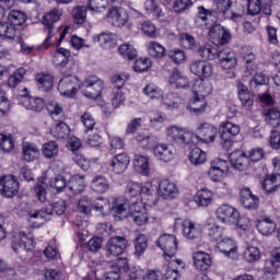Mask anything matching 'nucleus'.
<instances>
[{
  "mask_svg": "<svg viewBox=\"0 0 280 280\" xmlns=\"http://www.w3.org/2000/svg\"><path fill=\"white\" fill-rule=\"evenodd\" d=\"M126 195L129 196V198H137V196H141L144 202L149 200V205H155L156 186L152 185V183L141 185L139 183L129 182L127 185Z\"/></svg>",
  "mask_w": 280,
  "mask_h": 280,
  "instance_id": "2",
  "label": "nucleus"
},
{
  "mask_svg": "<svg viewBox=\"0 0 280 280\" xmlns=\"http://www.w3.org/2000/svg\"><path fill=\"white\" fill-rule=\"evenodd\" d=\"M21 32L14 27L13 24L8 22L0 23V36L2 38H9V40H16V38L21 37Z\"/></svg>",
  "mask_w": 280,
  "mask_h": 280,
  "instance_id": "38",
  "label": "nucleus"
},
{
  "mask_svg": "<svg viewBox=\"0 0 280 280\" xmlns=\"http://www.w3.org/2000/svg\"><path fill=\"white\" fill-rule=\"evenodd\" d=\"M145 205L149 207L153 203H150V200L147 201H135L130 207V215L135 224L137 226H145L148 223V210L145 209Z\"/></svg>",
  "mask_w": 280,
  "mask_h": 280,
  "instance_id": "8",
  "label": "nucleus"
},
{
  "mask_svg": "<svg viewBox=\"0 0 280 280\" xmlns=\"http://www.w3.org/2000/svg\"><path fill=\"white\" fill-rule=\"evenodd\" d=\"M136 141L140 148H143V150H154V147L159 143V138L152 135L138 133L136 136Z\"/></svg>",
  "mask_w": 280,
  "mask_h": 280,
  "instance_id": "37",
  "label": "nucleus"
},
{
  "mask_svg": "<svg viewBox=\"0 0 280 280\" xmlns=\"http://www.w3.org/2000/svg\"><path fill=\"white\" fill-rule=\"evenodd\" d=\"M194 200L198 207H209L213 200V192L208 189L198 190Z\"/></svg>",
  "mask_w": 280,
  "mask_h": 280,
  "instance_id": "45",
  "label": "nucleus"
},
{
  "mask_svg": "<svg viewBox=\"0 0 280 280\" xmlns=\"http://www.w3.org/2000/svg\"><path fill=\"white\" fill-rule=\"evenodd\" d=\"M220 253L229 257L230 259H237V243L233 241V238L225 237L220 240L217 245Z\"/></svg>",
  "mask_w": 280,
  "mask_h": 280,
  "instance_id": "25",
  "label": "nucleus"
},
{
  "mask_svg": "<svg viewBox=\"0 0 280 280\" xmlns=\"http://www.w3.org/2000/svg\"><path fill=\"white\" fill-rule=\"evenodd\" d=\"M219 52L220 50L218 49V47L215 45H210V44H206L199 47L198 49V54L200 58H202L205 61L215 60V58H218Z\"/></svg>",
  "mask_w": 280,
  "mask_h": 280,
  "instance_id": "42",
  "label": "nucleus"
},
{
  "mask_svg": "<svg viewBox=\"0 0 280 280\" xmlns=\"http://www.w3.org/2000/svg\"><path fill=\"white\" fill-rule=\"evenodd\" d=\"M206 30H209V36L214 45H228L229 40H231V33L220 24H211Z\"/></svg>",
  "mask_w": 280,
  "mask_h": 280,
  "instance_id": "15",
  "label": "nucleus"
},
{
  "mask_svg": "<svg viewBox=\"0 0 280 280\" xmlns=\"http://www.w3.org/2000/svg\"><path fill=\"white\" fill-rule=\"evenodd\" d=\"M52 58L55 67H60V69H65V67H67V65H69V61L71 60V51H69V49L67 48H57Z\"/></svg>",
  "mask_w": 280,
  "mask_h": 280,
  "instance_id": "33",
  "label": "nucleus"
},
{
  "mask_svg": "<svg viewBox=\"0 0 280 280\" xmlns=\"http://www.w3.org/2000/svg\"><path fill=\"white\" fill-rule=\"evenodd\" d=\"M0 194L4 198H14L19 194V180L12 175L0 178Z\"/></svg>",
  "mask_w": 280,
  "mask_h": 280,
  "instance_id": "13",
  "label": "nucleus"
},
{
  "mask_svg": "<svg viewBox=\"0 0 280 280\" xmlns=\"http://www.w3.org/2000/svg\"><path fill=\"white\" fill-rule=\"evenodd\" d=\"M93 42L98 43L103 49H110L113 43H115V35L113 33H101L93 37Z\"/></svg>",
  "mask_w": 280,
  "mask_h": 280,
  "instance_id": "47",
  "label": "nucleus"
},
{
  "mask_svg": "<svg viewBox=\"0 0 280 280\" xmlns=\"http://www.w3.org/2000/svg\"><path fill=\"white\" fill-rule=\"evenodd\" d=\"M153 154L158 161L170 163L176 158V149L170 144L159 143L153 147Z\"/></svg>",
  "mask_w": 280,
  "mask_h": 280,
  "instance_id": "18",
  "label": "nucleus"
},
{
  "mask_svg": "<svg viewBox=\"0 0 280 280\" xmlns=\"http://www.w3.org/2000/svg\"><path fill=\"white\" fill-rule=\"evenodd\" d=\"M215 215L223 224H237V222H240V211L233 206L221 205L217 209Z\"/></svg>",
  "mask_w": 280,
  "mask_h": 280,
  "instance_id": "11",
  "label": "nucleus"
},
{
  "mask_svg": "<svg viewBox=\"0 0 280 280\" xmlns=\"http://www.w3.org/2000/svg\"><path fill=\"white\" fill-rule=\"evenodd\" d=\"M166 137L170 141H173L175 145H179V148H185V145H189L194 139V133L187 131V129L178 126H171L166 129Z\"/></svg>",
  "mask_w": 280,
  "mask_h": 280,
  "instance_id": "4",
  "label": "nucleus"
},
{
  "mask_svg": "<svg viewBox=\"0 0 280 280\" xmlns=\"http://www.w3.org/2000/svg\"><path fill=\"white\" fill-rule=\"evenodd\" d=\"M114 266L116 270L106 272L103 280H121L119 272H128L129 267L126 258H118Z\"/></svg>",
  "mask_w": 280,
  "mask_h": 280,
  "instance_id": "31",
  "label": "nucleus"
},
{
  "mask_svg": "<svg viewBox=\"0 0 280 280\" xmlns=\"http://www.w3.org/2000/svg\"><path fill=\"white\" fill-rule=\"evenodd\" d=\"M143 93L151 100H163V90L154 85V83H149L145 85Z\"/></svg>",
  "mask_w": 280,
  "mask_h": 280,
  "instance_id": "56",
  "label": "nucleus"
},
{
  "mask_svg": "<svg viewBox=\"0 0 280 280\" xmlns=\"http://www.w3.org/2000/svg\"><path fill=\"white\" fill-rule=\"evenodd\" d=\"M182 228L183 235L186 240H196L200 237V233H202L200 226L196 225V223L191 222L189 219L184 220Z\"/></svg>",
  "mask_w": 280,
  "mask_h": 280,
  "instance_id": "32",
  "label": "nucleus"
},
{
  "mask_svg": "<svg viewBox=\"0 0 280 280\" xmlns=\"http://www.w3.org/2000/svg\"><path fill=\"white\" fill-rule=\"evenodd\" d=\"M133 165L142 176H150V158L145 155H136Z\"/></svg>",
  "mask_w": 280,
  "mask_h": 280,
  "instance_id": "44",
  "label": "nucleus"
},
{
  "mask_svg": "<svg viewBox=\"0 0 280 280\" xmlns=\"http://www.w3.org/2000/svg\"><path fill=\"white\" fill-rule=\"evenodd\" d=\"M159 248L164 253V259L170 261L178 250V241L174 234H163L156 242Z\"/></svg>",
  "mask_w": 280,
  "mask_h": 280,
  "instance_id": "6",
  "label": "nucleus"
},
{
  "mask_svg": "<svg viewBox=\"0 0 280 280\" xmlns=\"http://www.w3.org/2000/svg\"><path fill=\"white\" fill-rule=\"evenodd\" d=\"M277 183H279V176L277 175V172H275L273 168V173L271 175H268L264 179L261 187L264 191H266V194H275V191H277V189L279 188V186L276 185Z\"/></svg>",
  "mask_w": 280,
  "mask_h": 280,
  "instance_id": "43",
  "label": "nucleus"
},
{
  "mask_svg": "<svg viewBox=\"0 0 280 280\" xmlns=\"http://www.w3.org/2000/svg\"><path fill=\"white\" fill-rule=\"evenodd\" d=\"M22 154L26 163H32V161H36V159H38L40 151L36 144L24 142L22 145Z\"/></svg>",
  "mask_w": 280,
  "mask_h": 280,
  "instance_id": "35",
  "label": "nucleus"
},
{
  "mask_svg": "<svg viewBox=\"0 0 280 280\" xmlns=\"http://www.w3.org/2000/svg\"><path fill=\"white\" fill-rule=\"evenodd\" d=\"M50 133L55 139H67V137L71 135V129L69 128V125L67 122L58 121L50 129Z\"/></svg>",
  "mask_w": 280,
  "mask_h": 280,
  "instance_id": "40",
  "label": "nucleus"
},
{
  "mask_svg": "<svg viewBox=\"0 0 280 280\" xmlns=\"http://www.w3.org/2000/svg\"><path fill=\"white\" fill-rule=\"evenodd\" d=\"M230 162L240 172L248 170L250 167V159L244 153V151H234L230 154Z\"/></svg>",
  "mask_w": 280,
  "mask_h": 280,
  "instance_id": "24",
  "label": "nucleus"
},
{
  "mask_svg": "<svg viewBox=\"0 0 280 280\" xmlns=\"http://www.w3.org/2000/svg\"><path fill=\"white\" fill-rule=\"evenodd\" d=\"M81 86L82 81L78 77L69 74L59 80L58 91L65 97H74Z\"/></svg>",
  "mask_w": 280,
  "mask_h": 280,
  "instance_id": "5",
  "label": "nucleus"
},
{
  "mask_svg": "<svg viewBox=\"0 0 280 280\" xmlns=\"http://www.w3.org/2000/svg\"><path fill=\"white\" fill-rule=\"evenodd\" d=\"M244 258L248 264H253V261H259L261 258V252H259V248L255 246H249L244 252Z\"/></svg>",
  "mask_w": 280,
  "mask_h": 280,
  "instance_id": "61",
  "label": "nucleus"
},
{
  "mask_svg": "<svg viewBox=\"0 0 280 280\" xmlns=\"http://www.w3.org/2000/svg\"><path fill=\"white\" fill-rule=\"evenodd\" d=\"M68 187L74 194H82L84 191V177L80 175L72 176L68 183Z\"/></svg>",
  "mask_w": 280,
  "mask_h": 280,
  "instance_id": "51",
  "label": "nucleus"
},
{
  "mask_svg": "<svg viewBox=\"0 0 280 280\" xmlns=\"http://www.w3.org/2000/svg\"><path fill=\"white\" fill-rule=\"evenodd\" d=\"M162 103L170 110H174V108H179L180 104H183V98L178 96L176 93H167L162 96Z\"/></svg>",
  "mask_w": 280,
  "mask_h": 280,
  "instance_id": "46",
  "label": "nucleus"
},
{
  "mask_svg": "<svg viewBox=\"0 0 280 280\" xmlns=\"http://www.w3.org/2000/svg\"><path fill=\"white\" fill-rule=\"evenodd\" d=\"M36 246L34 242V235L32 233L26 234L25 232H20L13 240L12 248L14 253L19 250L30 252Z\"/></svg>",
  "mask_w": 280,
  "mask_h": 280,
  "instance_id": "14",
  "label": "nucleus"
},
{
  "mask_svg": "<svg viewBox=\"0 0 280 280\" xmlns=\"http://www.w3.org/2000/svg\"><path fill=\"white\" fill-rule=\"evenodd\" d=\"M241 57L246 62V71L249 75L255 74V65L253 61L255 60V52H253V48L250 46H244L241 48Z\"/></svg>",
  "mask_w": 280,
  "mask_h": 280,
  "instance_id": "36",
  "label": "nucleus"
},
{
  "mask_svg": "<svg viewBox=\"0 0 280 280\" xmlns=\"http://www.w3.org/2000/svg\"><path fill=\"white\" fill-rule=\"evenodd\" d=\"M42 152L46 159H57L58 158V142L48 141L43 144Z\"/></svg>",
  "mask_w": 280,
  "mask_h": 280,
  "instance_id": "49",
  "label": "nucleus"
},
{
  "mask_svg": "<svg viewBox=\"0 0 280 280\" xmlns=\"http://www.w3.org/2000/svg\"><path fill=\"white\" fill-rule=\"evenodd\" d=\"M60 16H62V10L60 9H52L43 15L42 23L44 25V32L48 34L43 44L44 49H48L49 45H54V43L58 40V38L54 36H56L58 32L56 23L60 21Z\"/></svg>",
  "mask_w": 280,
  "mask_h": 280,
  "instance_id": "1",
  "label": "nucleus"
},
{
  "mask_svg": "<svg viewBox=\"0 0 280 280\" xmlns=\"http://www.w3.org/2000/svg\"><path fill=\"white\" fill-rule=\"evenodd\" d=\"M152 67V60L150 58H139L135 61L133 70L137 73H143V71H148Z\"/></svg>",
  "mask_w": 280,
  "mask_h": 280,
  "instance_id": "63",
  "label": "nucleus"
},
{
  "mask_svg": "<svg viewBox=\"0 0 280 280\" xmlns=\"http://www.w3.org/2000/svg\"><path fill=\"white\" fill-rule=\"evenodd\" d=\"M83 95L89 100H96L102 95V91H104V81H102L97 77H91L83 83Z\"/></svg>",
  "mask_w": 280,
  "mask_h": 280,
  "instance_id": "10",
  "label": "nucleus"
},
{
  "mask_svg": "<svg viewBox=\"0 0 280 280\" xmlns=\"http://www.w3.org/2000/svg\"><path fill=\"white\" fill-rule=\"evenodd\" d=\"M107 253L113 257H119L124 255L126 248H128V240L124 236H113L107 242Z\"/></svg>",
  "mask_w": 280,
  "mask_h": 280,
  "instance_id": "17",
  "label": "nucleus"
},
{
  "mask_svg": "<svg viewBox=\"0 0 280 280\" xmlns=\"http://www.w3.org/2000/svg\"><path fill=\"white\" fill-rule=\"evenodd\" d=\"M27 73V70L25 68H19L16 72H13L8 80V85L11 89H16L21 82H23V78H25V74Z\"/></svg>",
  "mask_w": 280,
  "mask_h": 280,
  "instance_id": "52",
  "label": "nucleus"
},
{
  "mask_svg": "<svg viewBox=\"0 0 280 280\" xmlns=\"http://www.w3.org/2000/svg\"><path fill=\"white\" fill-rule=\"evenodd\" d=\"M130 165V156L127 153L117 154L110 162V167L114 174H124Z\"/></svg>",
  "mask_w": 280,
  "mask_h": 280,
  "instance_id": "26",
  "label": "nucleus"
},
{
  "mask_svg": "<svg viewBox=\"0 0 280 280\" xmlns=\"http://www.w3.org/2000/svg\"><path fill=\"white\" fill-rule=\"evenodd\" d=\"M118 54L125 59V60H135L137 58V49H135V46L130 44H122L118 48Z\"/></svg>",
  "mask_w": 280,
  "mask_h": 280,
  "instance_id": "53",
  "label": "nucleus"
},
{
  "mask_svg": "<svg viewBox=\"0 0 280 280\" xmlns=\"http://www.w3.org/2000/svg\"><path fill=\"white\" fill-rule=\"evenodd\" d=\"M148 54L151 58L161 60L167 56V50L165 49V46L161 45L159 42H150L148 44Z\"/></svg>",
  "mask_w": 280,
  "mask_h": 280,
  "instance_id": "41",
  "label": "nucleus"
},
{
  "mask_svg": "<svg viewBox=\"0 0 280 280\" xmlns=\"http://www.w3.org/2000/svg\"><path fill=\"white\" fill-rule=\"evenodd\" d=\"M167 56L174 65H183L187 61V54H185L180 48L171 49Z\"/></svg>",
  "mask_w": 280,
  "mask_h": 280,
  "instance_id": "54",
  "label": "nucleus"
},
{
  "mask_svg": "<svg viewBox=\"0 0 280 280\" xmlns=\"http://www.w3.org/2000/svg\"><path fill=\"white\" fill-rule=\"evenodd\" d=\"M194 137L202 143H213L218 137V128L209 122H203L197 128V135Z\"/></svg>",
  "mask_w": 280,
  "mask_h": 280,
  "instance_id": "16",
  "label": "nucleus"
},
{
  "mask_svg": "<svg viewBox=\"0 0 280 280\" xmlns=\"http://www.w3.org/2000/svg\"><path fill=\"white\" fill-rule=\"evenodd\" d=\"M106 21L113 27H128L130 30V15L121 7H110L107 10Z\"/></svg>",
  "mask_w": 280,
  "mask_h": 280,
  "instance_id": "3",
  "label": "nucleus"
},
{
  "mask_svg": "<svg viewBox=\"0 0 280 280\" xmlns=\"http://www.w3.org/2000/svg\"><path fill=\"white\" fill-rule=\"evenodd\" d=\"M205 231H207L212 242H220V240H222V234L224 233V228L215 224V219L208 218L205 223Z\"/></svg>",
  "mask_w": 280,
  "mask_h": 280,
  "instance_id": "28",
  "label": "nucleus"
},
{
  "mask_svg": "<svg viewBox=\"0 0 280 280\" xmlns=\"http://www.w3.org/2000/svg\"><path fill=\"white\" fill-rule=\"evenodd\" d=\"M265 121L269 126H272V128H279L280 126V112L278 109H269L265 114Z\"/></svg>",
  "mask_w": 280,
  "mask_h": 280,
  "instance_id": "57",
  "label": "nucleus"
},
{
  "mask_svg": "<svg viewBox=\"0 0 280 280\" xmlns=\"http://www.w3.org/2000/svg\"><path fill=\"white\" fill-rule=\"evenodd\" d=\"M0 150H2V152H12V150H14V140H12V136L0 133Z\"/></svg>",
  "mask_w": 280,
  "mask_h": 280,
  "instance_id": "64",
  "label": "nucleus"
},
{
  "mask_svg": "<svg viewBox=\"0 0 280 280\" xmlns=\"http://www.w3.org/2000/svg\"><path fill=\"white\" fill-rule=\"evenodd\" d=\"M205 110H207V100L198 94H195L190 101V112L195 113L196 115H201V113H205Z\"/></svg>",
  "mask_w": 280,
  "mask_h": 280,
  "instance_id": "48",
  "label": "nucleus"
},
{
  "mask_svg": "<svg viewBox=\"0 0 280 280\" xmlns=\"http://www.w3.org/2000/svg\"><path fill=\"white\" fill-rule=\"evenodd\" d=\"M194 266L199 272H207L211 268V256L205 252L192 254Z\"/></svg>",
  "mask_w": 280,
  "mask_h": 280,
  "instance_id": "27",
  "label": "nucleus"
},
{
  "mask_svg": "<svg viewBox=\"0 0 280 280\" xmlns=\"http://www.w3.org/2000/svg\"><path fill=\"white\" fill-rule=\"evenodd\" d=\"M24 94L21 95V102L26 110H35L40 113L45 108V101L40 97H32L27 94V89H24Z\"/></svg>",
  "mask_w": 280,
  "mask_h": 280,
  "instance_id": "23",
  "label": "nucleus"
},
{
  "mask_svg": "<svg viewBox=\"0 0 280 280\" xmlns=\"http://www.w3.org/2000/svg\"><path fill=\"white\" fill-rule=\"evenodd\" d=\"M88 11H89V7H86V5L75 7L72 10V16H73L74 23H77V25H82L86 21V12Z\"/></svg>",
  "mask_w": 280,
  "mask_h": 280,
  "instance_id": "55",
  "label": "nucleus"
},
{
  "mask_svg": "<svg viewBox=\"0 0 280 280\" xmlns=\"http://www.w3.org/2000/svg\"><path fill=\"white\" fill-rule=\"evenodd\" d=\"M240 195L241 205L245 209H249L250 211L259 209V197L255 196L249 187L242 188Z\"/></svg>",
  "mask_w": 280,
  "mask_h": 280,
  "instance_id": "21",
  "label": "nucleus"
},
{
  "mask_svg": "<svg viewBox=\"0 0 280 280\" xmlns=\"http://www.w3.org/2000/svg\"><path fill=\"white\" fill-rule=\"evenodd\" d=\"M190 73L197 78H211L213 75V66L205 60H196L190 63Z\"/></svg>",
  "mask_w": 280,
  "mask_h": 280,
  "instance_id": "19",
  "label": "nucleus"
},
{
  "mask_svg": "<svg viewBox=\"0 0 280 280\" xmlns=\"http://www.w3.org/2000/svg\"><path fill=\"white\" fill-rule=\"evenodd\" d=\"M130 201L124 196L117 197L112 202V211L115 220H126L130 215Z\"/></svg>",
  "mask_w": 280,
  "mask_h": 280,
  "instance_id": "12",
  "label": "nucleus"
},
{
  "mask_svg": "<svg viewBox=\"0 0 280 280\" xmlns=\"http://www.w3.org/2000/svg\"><path fill=\"white\" fill-rule=\"evenodd\" d=\"M254 75L249 81L250 89H257V86H264V84H268V77L264 73H257V67L255 66V73L249 74Z\"/></svg>",
  "mask_w": 280,
  "mask_h": 280,
  "instance_id": "60",
  "label": "nucleus"
},
{
  "mask_svg": "<svg viewBox=\"0 0 280 280\" xmlns=\"http://www.w3.org/2000/svg\"><path fill=\"white\" fill-rule=\"evenodd\" d=\"M256 228L259 233H261L265 236L272 235L277 231V223H275V220L270 217H260L257 220Z\"/></svg>",
  "mask_w": 280,
  "mask_h": 280,
  "instance_id": "30",
  "label": "nucleus"
},
{
  "mask_svg": "<svg viewBox=\"0 0 280 280\" xmlns=\"http://www.w3.org/2000/svg\"><path fill=\"white\" fill-rule=\"evenodd\" d=\"M213 19H218V11L215 9H207L205 5L197 7L195 15V25L200 30H207L213 24Z\"/></svg>",
  "mask_w": 280,
  "mask_h": 280,
  "instance_id": "7",
  "label": "nucleus"
},
{
  "mask_svg": "<svg viewBox=\"0 0 280 280\" xmlns=\"http://www.w3.org/2000/svg\"><path fill=\"white\" fill-rule=\"evenodd\" d=\"M158 194L164 198V200H174V198L178 196V187H176L174 182L163 179L158 186Z\"/></svg>",
  "mask_w": 280,
  "mask_h": 280,
  "instance_id": "22",
  "label": "nucleus"
},
{
  "mask_svg": "<svg viewBox=\"0 0 280 280\" xmlns=\"http://www.w3.org/2000/svg\"><path fill=\"white\" fill-rule=\"evenodd\" d=\"M109 188L110 184H108V179L102 175L95 176L91 182V189L95 194H106Z\"/></svg>",
  "mask_w": 280,
  "mask_h": 280,
  "instance_id": "39",
  "label": "nucleus"
},
{
  "mask_svg": "<svg viewBox=\"0 0 280 280\" xmlns=\"http://www.w3.org/2000/svg\"><path fill=\"white\" fill-rule=\"evenodd\" d=\"M9 21L13 25H23L27 21V14L23 11L12 10L8 15Z\"/></svg>",
  "mask_w": 280,
  "mask_h": 280,
  "instance_id": "58",
  "label": "nucleus"
},
{
  "mask_svg": "<svg viewBox=\"0 0 280 280\" xmlns=\"http://www.w3.org/2000/svg\"><path fill=\"white\" fill-rule=\"evenodd\" d=\"M141 32L144 34V36H148L149 38H156L159 32L156 31V25L152 23L151 21H145L141 24Z\"/></svg>",
  "mask_w": 280,
  "mask_h": 280,
  "instance_id": "62",
  "label": "nucleus"
},
{
  "mask_svg": "<svg viewBox=\"0 0 280 280\" xmlns=\"http://www.w3.org/2000/svg\"><path fill=\"white\" fill-rule=\"evenodd\" d=\"M35 81L37 84V89L43 93H47V91H51V89H54V77L49 73H38L35 77Z\"/></svg>",
  "mask_w": 280,
  "mask_h": 280,
  "instance_id": "34",
  "label": "nucleus"
},
{
  "mask_svg": "<svg viewBox=\"0 0 280 280\" xmlns=\"http://www.w3.org/2000/svg\"><path fill=\"white\" fill-rule=\"evenodd\" d=\"M221 144L225 150L233 145V139L240 135V127L235 122L224 121L221 124Z\"/></svg>",
  "mask_w": 280,
  "mask_h": 280,
  "instance_id": "9",
  "label": "nucleus"
},
{
  "mask_svg": "<svg viewBox=\"0 0 280 280\" xmlns=\"http://www.w3.org/2000/svg\"><path fill=\"white\" fill-rule=\"evenodd\" d=\"M221 67L225 70L235 69L237 67V56L231 48H223L217 55Z\"/></svg>",
  "mask_w": 280,
  "mask_h": 280,
  "instance_id": "20",
  "label": "nucleus"
},
{
  "mask_svg": "<svg viewBox=\"0 0 280 280\" xmlns=\"http://www.w3.org/2000/svg\"><path fill=\"white\" fill-rule=\"evenodd\" d=\"M213 4L215 5L213 10L217 12V15L222 14L226 16V12H229L231 5H233V0H213Z\"/></svg>",
  "mask_w": 280,
  "mask_h": 280,
  "instance_id": "59",
  "label": "nucleus"
},
{
  "mask_svg": "<svg viewBox=\"0 0 280 280\" xmlns=\"http://www.w3.org/2000/svg\"><path fill=\"white\" fill-rule=\"evenodd\" d=\"M189 161L192 165H202L207 161V153L200 148H194L189 153Z\"/></svg>",
  "mask_w": 280,
  "mask_h": 280,
  "instance_id": "50",
  "label": "nucleus"
},
{
  "mask_svg": "<svg viewBox=\"0 0 280 280\" xmlns=\"http://www.w3.org/2000/svg\"><path fill=\"white\" fill-rule=\"evenodd\" d=\"M236 89H237V95H238L240 102L243 104V106L247 110H250V108H253V104H254L253 93H250V91H248V88H246V85H244V83H242L240 81L236 84Z\"/></svg>",
  "mask_w": 280,
  "mask_h": 280,
  "instance_id": "29",
  "label": "nucleus"
}]
</instances>
